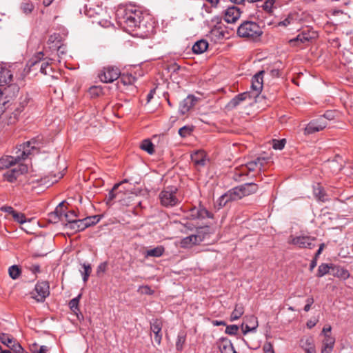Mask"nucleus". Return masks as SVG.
<instances>
[{
	"mask_svg": "<svg viewBox=\"0 0 353 353\" xmlns=\"http://www.w3.org/2000/svg\"><path fill=\"white\" fill-rule=\"evenodd\" d=\"M263 33L260 26L252 21H243L237 29L239 37L253 41L259 40Z\"/></svg>",
	"mask_w": 353,
	"mask_h": 353,
	"instance_id": "3",
	"label": "nucleus"
},
{
	"mask_svg": "<svg viewBox=\"0 0 353 353\" xmlns=\"http://www.w3.org/2000/svg\"><path fill=\"white\" fill-rule=\"evenodd\" d=\"M100 219L98 216H88L85 219H83V223L81 228H88L91 225H93L97 223L99 221Z\"/></svg>",
	"mask_w": 353,
	"mask_h": 353,
	"instance_id": "32",
	"label": "nucleus"
},
{
	"mask_svg": "<svg viewBox=\"0 0 353 353\" xmlns=\"http://www.w3.org/2000/svg\"><path fill=\"white\" fill-rule=\"evenodd\" d=\"M177 189L174 187L167 188L162 190L159 196L161 204L165 208L177 205L180 200L176 196Z\"/></svg>",
	"mask_w": 353,
	"mask_h": 353,
	"instance_id": "8",
	"label": "nucleus"
},
{
	"mask_svg": "<svg viewBox=\"0 0 353 353\" xmlns=\"http://www.w3.org/2000/svg\"><path fill=\"white\" fill-rule=\"evenodd\" d=\"M243 196H247L257 192L258 185L254 183H247L240 185Z\"/></svg>",
	"mask_w": 353,
	"mask_h": 353,
	"instance_id": "25",
	"label": "nucleus"
},
{
	"mask_svg": "<svg viewBox=\"0 0 353 353\" xmlns=\"http://www.w3.org/2000/svg\"><path fill=\"white\" fill-rule=\"evenodd\" d=\"M161 329L162 323L160 320L155 319L150 323V330L154 334V339L157 345H160L162 339Z\"/></svg>",
	"mask_w": 353,
	"mask_h": 353,
	"instance_id": "19",
	"label": "nucleus"
},
{
	"mask_svg": "<svg viewBox=\"0 0 353 353\" xmlns=\"http://www.w3.org/2000/svg\"><path fill=\"white\" fill-rule=\"evenodd\" d=\"M330 274L343 279H346L350 276V273L346 269L333 264Z\"/></svg>",
	"mask_w": 353,
	"mask_h": 353,
	"instance_id": "24",
	"label": "nucleus"
},
{
	"mask_svg": "<svg viewBox=\"0 0 353 353\" xmlns=\"http://www.w3.org/2000/svg\"><path fill=\"white\" fill-rule=\"evenodd\" d=\"M28 168L25 164H19L17 167L12 168L5 173L4 176L9 182L15 181L21 175L28 172Z\"/></svg>",
	"mask_w": 353,
	"mask_h": 353,
	"instance_id": "14",
	"label": "nucleus"
},
{
	"mask_svg": "<svg viewBox=\"0 0 353 353\" xmlns=\"http://www.w3.org/2000/svg\"><path fill=\"white\" fill-rule=\"evenodd\" d=\"M314 194L315 196L321 201H325L327 200L324 190L321 188V187L319 185L317 188H314Z\"/></svg>",
	"mask_w": 353,
	"mask_h": 353,
	"instance_id": "38",
	"label": "nucleus"
},
{
	"mask_svg": "<svg viewBox=\"0 0 353 353\" xmlns=\"http://www.w3.org/2000/svg\"><path fill=\"white\" fill-rule=\"evenodd\" d=\"M310 39V37H309L307 35V34L303 32L301 34H298L296 38L290 40V43H291V45L294 46L297 42L304 43L306 41H309Z\"/></svg>",
	"mask_w": 353,
	"mask_h": 353,
	"instance_id": "34",
	"label": "nucleus"
},
{
	"mask_svg": "<svg viewBox=\"0 0 353 353\" xmlns=\"http://www.w3.org/2000/svg\"><path fill=\"white\" fill-rule=\"evenodd\" d=\"M8 88L0 87V102H9Z\"/></svg>",
	"mask_w": 353,
	"mask_h": 353,
	"instance_id": "43",
	"label": "nucleus"
},
{
	"mask_svg": "<svg viewBox=\"0 0 353 353\" xmlns=\"http://www.w3.org/2000/svg\"><path fill=\"white\" fill-rule=\"evenodd\" d=\"M221 353H236L231 342L227 338L222 337L217 341Z\"/></svg>",
	"mask_w": 353,
	"mask_h": 353,
	"instance_id": "20",
	"label": "nucleus"
},
{
	"mask_svg": "<svg viewBox=\"0 0 353 353\" xmlns=\"http://www.w3.org/2000/svg\"><path fill=\"white\" fill-rule=\"evenodd\" d=\"M275 0H266L262 6V8L268 13L272 12L273 6Z\"/></svg>",
	"mask_w": 353,
	"mask_h": 353,
	"instance_id": "45",
	"label": "nucleus"
},
{
	"mask_svg": "<svg viewBox=\"0 0 353 353\" xmlns=\"http://www.w3.org/2000/svg\"><path fill=\"white\" fill-rule=\"evenodd\" d=\"M316 239V237L308 235H290L288 237V244L295 245L301 249H312L315 246L314 242Z\"/></svg>",
	"mask_w": 353,
	"mask_h": 353,
	"instance_id": "9",
	"label": "nucleus"
},
{
	"mask_svg": "<svg viewBox=\"0 0 353 353\" xmlns=\"http://www.w3.org/2000/svg\"><path fill=\"white\" fill-rule=\"evenodd\" d=\"M27 268L34 274L40 272V266L38 264H32Z\"/></svg>",
	"mask_w": 353,
	"mask_h": 353,
	"instance_id": "57",
	"label": "nucleus"
},
{
	"mask_svg": "<svg viewBox=\"0 0 353 353\" xmlns=\"http://www.w3.org/2000/svg\"><path fill=\"white\" fill-rule=\"evenodd\" d=\"M117 191L118 202L123 207H130L132 202V185L128 180L117 183L113 187Z\"/></svg>",
	"mask_w": 353,
	"mask_h": 353,
	"instance_id": "5",
	"label": "nucleus"
},
{
	"mask_svg": "<svg viewBox=\"0 0 353 353\" xmlns=\"http://www.w3.org/2000/svg\"><path fill=\"white\" fill-rule=\"evenodd\" d=\"M241 10L236 6L229 7L225 12L224 19L227 23H234L241 16Z\"/></svg>",
	"mask_w": 353,
	"mask_h": 353,
	"instance_id": "18",
	"label": "nucleus"
},
{
	"mask_svg": "<svg viewBox=\"0 0 353 353\" xmlns=\"http://www.w3.org/2000/svg\"><path fill=\"white\" fill-rule=\"evenodd\" d=\"M228 202L235 201L230 190L223 194Z\"/></svg>",
	"mask_w": 353,
	"mask_h": 353,
	"instance_id": "61",
	"label": "nucleus"
},
{
	"mask_svg": "<svg viewBox=\"0 0 353 353\" xmlns=\"http://www.w3.org/2000/svg\"><path fill=\"white\" fill-rule=\"evenodd\" d=\"M117 191L118 202L123 207H130L132 202V185L128 180L117 183L113 187Z\"/></svg>",
	"mask_w": 353,
	"mask_h": 353,
	"instance_id": "6",
	"label": "nucleus"
},
{
	"mask_svg": "<svg viewBox=\"0 0 353 353\" xmlns=\"http://www.w3.org/2000/svg\"><path fill=\"white\" fill-rule=\"evenodd\" d=\"M164 252V248L162 246H157L154 248L148 250L146 251V256L159 257Z\"/></svg>",
	"mask_w": 353,
	"mask_h": 353,
	"instance_id": "30",
	"label": "nucleus"
},
{
	"mask_svg": "<svg viewBox=\"0 0 353 353\" xmlns=\"http://www.w3.org/2000/svg\"><path fill=\"white\" fill-rule=\"evenodd\" d=\"M208 48V43L204 39L196 41L192 46V51L194 54H201Z\"/></svg>",
	"mask_w": 353,
	"mask_h": 353,
	"instance_id": "26",
	"label": "nucleus"
},
{
	"mask_svg": "<svg viewBox=\"0 0 353 353\" xmlns=\"http://www.w3.org/2000/svg\"><path fill=\"white\" fill-rule=\"evenodd\" d=\"M191 160L198 168L204 167L206 162V155L204 151L198 150L191 154Z\"/></svg>",
	"mask_w": 353,
	"mask_h": 353,
	"instance_id": "22",
	"label": "nucleus"
},
{
	"mask_svg": "<svg viewBox=\"0 0 353 353\" xmlns=\"http://www.w3.org/2000/svg\"><path fill=\"white\" fill-rule=\"evenodd\" d=\"M0 341L2 343L10 347L14 343V339L8 334L1 333L0 334Z\"/></svg>",
	"mask_w": 353,
	"mask_h": 353,
	"instance_id": "33",
	"label": "nucleus"
},
{
	"mask_svg": "<svg viewBox=\"0 0 353 353\" xmlns=\"http://www.w3.org/2000/svg\"><path fill=\"white\" fill-rule=\"evenodd\" d=\"M239 330V327L236 325H230L226 327L225 332L229 335H235Z\"/></svg>",
	"mask_w": 353,
	"mask_h": 353,
	"instance_id": "50",
	"label": "nucleus"
},
{
	"mask_svg": "<svg viewBox=\"0 0 353 353\" xmlns=\"http://www.w3.org/2000/svg\"><path fill=\"white\" fill-rule=\"evenodd\" d=\"M34 8L33 4L30 1L23 3L21 6V9L26 14L30 13Z\"/></svg>",
	"mask_w": 353,
	"mask_h": 353,
	"instance_id": "44",
	"label": "nucleus"
},
{
	"mask_svg": "<svg viewBox=\"0 0 353 353\" xmlns=\"http://www.w3.org/2000/svg\"><path fill=\"white\" fill-rule=\"evenodd\" d=\"M154 28L152 15L140 9L134 10V37L148 38L153 33Z\"/></svg>",
	"mask_w": 353,
	"mask_h": 353,
	"instance_id": "2",
	"label": "nucleus"
},
{
	"mask_svg": "<svg viewBox=\"0 0 353 353\" xmlns=\"http://www.w3.org/2000/svg\"><path fill=\"white\" fill-rule=\"evenodd\" d=\"M49 63L48 62H43L40 67V72L44 74H47L46 68L48 67Z\"/></svg>",
	"mask_w": 353,
	"mask_h": 353,
	"instance_id": "64",
	"label": "nucleus"
},
{
	"mask_svg": "<svg viewBox=\"0 0 353 353\" xmlns=\"http://www.w3.org/2000/svg\"><path fill=\"white\" fill-rule=\"evenodd\" d=\"M12 73L7 68H0V87L8 88V90L11 88L18 90L16 85H12Z\"/></svg>",
	"mask_w": 353,
	"mask_h": 353,
	"instance_id": "13",
	"label": "nucleus"
},
{
	"mask_svg": "<svg viewBox=\"0 0 353 353\" xmlns=\"http://www.w3.org/2000/svg\"><path fill=\"white\" fill-rule=\"evenodd\" d=\"M189 216L192 219H203L205 218H213V214L202 206L191 208Z\"/></svg>",
	"mask_w": 353,
	"mask_h": 353,
	"instance_id": "16",
	"label": "nucleus"
},
{
	"mask_svg": "<svg viewBox=\"0 0 353 353\" xmlns=\"http://www.w3.org/2000/svg\"><path fill=\"white\" fill-rule=\"evenodd\" d=\"M286 141L285 139L281 140H273V148L275 150H282L285 145Z\"/></svg>",
	"mask_w": 353,
	"mask_h": 353,
	"instance_id": "48",
	"label": "nucleus"
},
{
	"mask_svg": "<svg viewBox=\"0 0 353 353\" xmlns=\"http://www.w3.org/2000/svg\"><path fill=\"white\" fill-rule=\"evenodd\" d=\"M196 101L195 97L192 95L188 96L183 100L179 105V111L182 114L187 113L194 105Z\"/></svg>",
	"mask_w": 353,
	"mask_h": 353,
	"instance_id": "21",
	"label": "nucleus"
},
{
	"mask_svg": "<svg viewBox=\"0 0 353 353\" xmlns=\"http://www.w3.org/2000/svg\"><path fill=\"white\" fill-rule=\"evenodd\" d=\"M140 148L150 154H152L154 152V145L149 139L143 140L140 144Z\"/></svg>",
	"mask_w": 353,
	"mask_h": 353,
	"instance_id": "31",
	"label": "nucleus"
},
{
	"mask_svg": "<svg viewBox=\"0 0 353 353\" xmlns=\"http://www.w3.org/2000/svg\"><path fill=\"white\" fill-rule=\"evenodd\" d=\"M244 313V307L241 303L235 305L234 309L230 315V321H234L239 319Z\"/></svg>",
	"mask_w": 353,
	"mask_h": 353,
	"instance_id": "28",
	"label": "nucleus"
},
{
	"mask_svg": "<svg viewBox=\"0 0 353 353\" xmlns=\"http://www.w3.org/2000/svg\"><path fill=\"white\" fill-rule=\"evenodd\" d=\"M203 241V238L200 235L192 234L181 240V244L183 248H189L194 245L198 244Z\"/></svg>",
	"mask_w": 353,
	"mask_h": 353,
	"instance_id": "23",
	"label": "nucleus"
},
{
	"mask_svg": "<svg viewBox=\"0 0 353 353\" xmlns=\"http://www.w3.org/2000/svg\"><path fill=\"white\" fill-rule=\"evenodd\" d=\"M35 294L32 297L37 301L42 302L50 294V286L47 281L38 282L34 288Z\"/></svg>",
	"mask_w": 353,
	"mask_h": 353,
	"instance_id": "11",
	"label": "nucleus"
},
{
	"mask_svg": "<svg viewBox=\"0 0 353 353\" xmlns=\"http://www.w3.org/2000/svg\"><path fill=\"white\" fill-rule=\"evenodd\" d=\"M228 202L226 201L223 195L219 197L217 201V203L219 208L224 207Z\"/></svg>",
	"mask_w": 353,
	"mask_h": 353,
	"instance_id": "62",
	"label": "nucleus"
},
{
	"mask_svg": "<svg viewBox=\"0 0 353 353\" xmlns=\"http://www.w3.org/2000/svg\"><path fill=\"white\" fill-rule=\"evenodd\" d=\"M230 191L232 192V194L235 201L239 200L244 197L240 185L231 189Z\"/></svg>",
	"mask_w": 353,
	"mask_h": 353,
	"instance_id": "42",
	"label": "nucleus"
},
{
	"mask_svg": "<svg viewBox=\"0 0 353 353\" xmlns=\"http://www.w3.org/2000/svg\"><path fill=\"white\" fill-rule=\"evenodd\" d=\"M10 348L17 353H23L24 352L21 345L16 343L15 341H14V343L12 344V346L10 347Z\"/></svg>",
	"mask_w": 353,
	"mask_h": 353,
	"instance_id": "53",
	"label": "nucleus"
},
{
	"mask_svg": "<svg viewBox=\"0 0 353 353\" xmlns=\"http://www.w3.org/2000/svg\"><path fill=\"white\" fill-rule=\"evenodd\" d=\"M263 73L264 71H260L252 77L251 88L255 92V94L252 96V98L257 97L262 90Z\"/></svg>",
	"mask_w": 353,
	"mask_h": 353,
	"instance_id": "17",
	"label": "nucleus"
},
{
	"mask_svg": "<svg viewBox=\"0 0 353 353\" xmlns=\"http://www.w3.org/2000/svg\"><path fill=\"white\" fill-rule=\"evenodd\" d=\"M65 218L68 221L67 223H70V221H74V218L77 217V214L74 211H70L68 213L64 214Z\"/></svg>",
	"mask_w": 353,
	"mask_h": 353,
	"instance_id": "55",
	"label": "nucleus"
},
{
	"mask_svg": "<svg viewBox=\"0 0 353 353\" xmlns=\"http://www.w3.org/2000/svg\"><path fill=\"white\" fill-rule=\"evenodd\" d=\"M264 353H274L272 345L268 343L263 345Z\"/></svg>",
	"mask_w": 353,
	"mask_h": 353,
	"instance_id": "59",
	"label": "nucleus"
},
{
	"mask_svg": "<svg viewBox=\"0 0 353 353\" xmlns=\"http://www.w3.org/2000/svg\"><path fill=\"white\" fill-rule=\"evenodd\" d=\"M12 216L16 222H17L20 224H23L27 221V219H26L24 214L18 212L17 211L14 212V213L12 214Z\"/></svg>",
	"mask_w": 353,
	"mask_h": 353,
	"instance_id": "40",
	"label": "nucleus"
},
{
	"mask_svg": "<svg viewBox=\"0 0 353 353\" xmlns=\"http://www.w3.org/2000/svg\"><path fill=\"white\" fill-rule=\"evenodd\" d=\"M32 353H46L48 347L45 345L40 346L38 350H32Z\"/></svg>",
	"mask_w": 353,
	"mask_h": 353,
	"instance_id": "63",
	"label": "nucleus"
},
{
	"mask_svg": "<svg viewBox=\"0 0 353 353\" xmlns=\"http://www.w3.org/2000/svg\"><path fill=\"white\" fill-rule=\"evenodd\" d=\"M114 199H116L118 201L117 191L114 190V188H112V190L108 193V195L107 196V203H109Z\"/></svg>",
	"mask_w": 353,
	"mask_h": 353,
	"instance_id": "52",
	"label": "nucleus"
},
{
	"mask_svg": "<svg viewBox=\"0 0 353 353\" xmlns=\"http://www.w3.org/2000/svg\"><path fill=\"white\" fill-rule=\"evenodd\" d=\"M138 292H140L141 294H151L153 292V291L148 285L141 286L139 288Z\"/></svg>",
	"mask_w": 353,
	"mask_h": 353,
	"instance_id": "54",
	"label": "nucleus"
},
{
	"mask_svg": "<svg viewBox=\"0 0 353 353\" xmlns=\"http://www.w3.org/2000/svg\"><path fill=\"white\" fill-rule=\"evenodd\" d=\"M250 320H252L254 321V325L252 327H250L248 325H245L244 323H242L241 325L242 331L244 334H246L249 332L255 330L258 325L256 318L252 316H250Z\"/></svg>",
	"mask_w": 353,
	"mask_h": 353,
	"instance_id": "37",
	"label": "nucleus"
},
{
	"mask_svg": "<svg viewBox=\"0 0 353 353\" xmlns=\"http://www.w3.org/2000/svg\"><path fill=\"white\" fill-rule=\"evenodd\" d=\"M327 121L323 117H319L311 121L305 128V134H310L325 129L327 125Z\"/></svg>",
	"mask_w": 353,
	"mask_h": 353,
	"instance_id": "12",
	"label": "nucleus"
},
{
	"mask_svg": "<svg viewBox=\"0 0 353 353\" xmlns=\"http://www.w3.org/2000/svg\"><path fill=\"white\" fill-rule=\"evenodd\" d=\"M120 76V71L113 66L104 67L99 74V78L103 83H112Z\"/></svg>",
	"mask_w": 353,
	"mask_h": 353,
	"instance_id": "10",
	"label": "nucleus"
},
{
	"mask_svg": "<svg viewBox=\"0 0 353 353\" xmlns=\"http://www.w3.org/2000/svg\"><path fill=\"white\" fill-rule=\"evenodd\" d=\"M120 82L124 85H130L132 82V77L131 74H120Z\"/></svg>",
	"mask_w": 353,
	"mask_h": 353,
	"instance_id": "41",
	"label": "nucleus"
},
{
	"mask_svg": "<svg viewBox=\"0 0 353 353\" xmlns=\"http://www.w3.org/2000/svg\"><path fill=\"white\" fill-rule=\"evenodd\" d=\"M332 264L322 263L319 266L316 276L322 277L327 274H330Z\"/></svg>",
	"mask_w": 353,
	"mask_h": 353,
	"instance_id": "29",
	"label": "nucleus"
},
{
	"mask_svg": "<svg viewBox=\"0 0 353 353\" xmlns=\"http://www.w3.org/2000/svg\"><path fill=\"white\" fill-rule=\"evenodd\" d=\"M108 263L106 262L101 263L99 265L97 270V273L99 275L101 273H104L106 271Z\"/></svg>",
	"mask_w": 353,
	"mask_h": 353,
	"instance_id": "56",
	"label": "nucleus"
},
{
	"mask_svg": "<svg viewBox=\"0 0 353 353\" xmlns=\"http://www.w3.org/2000/svg\"><path fill=\"white\" fill-rule=\"evenodd\" d=\"M334 345H323L321 353H331L333 350Z\"/></svg>",
	"mask_w": 353,
	"mask_h": 353,
	"instance_id": "60",
	"label": "nucleus"
},
{
	"mask_svg": "<svg viewBox=\"0 0 353 353\" xmlns=\"http://www.w3.org/2000/svg\"><path fill=\"white\" fill-rule=\"evenodd\" d=\"M192 128L190 126H183L179 130V134L182 137H185L191 134Z\"/></svg>",
	"mask_w": 353,
	"mask_h": 353,
	"instance_id": "46",
	"label": "nucleus"
},
{
	"mask_svg": "<svg viewBox=\"0 0 353 353\" xmlns=\"http://www.w3.org/2000/svg\"><path fill=\"white\" fill-rule=\"evenodd\" d=\"M335 339L331 336V334H325L323 341V345H334Z\"/></svg>",
	"mask_w": 353,
	"mask_h": 353,
	"instance_id": "51",
	"label": "nucleus"
},
{
	"mask_svg": "<svg viewBox=\"0 0 353 353\" xmlns=\"http://www.w3.org/2000/svg\"><path fill=\"white\" fill-rule=\"evenodd\" d=\"M81 294H79L77 297L72 299L69 302V307L70 310L75 314H77V312L79 311V303L81 299Z\"/></svg>",
	"mask_w": 353,
	"mask_h": 353,
	"instance_id": "35",
	"label": "nucleus"
},
{
	"mask_svg": "<svg viewBox=\"0 0 353 353\" xmlns=\"http://www.w3.org/2000/svg\"><path fill=\"white\" fill-rule=\"evenodd\" d=\"M8 273H9L10 276L12 279H17L20 276L21 271L18 265H13L9 268Z\"/></svg>",
	"mask_w": 353,
	"mask_h": 353,
	"instance_id": "36",
	"label": "nucleus"
},
{
	"mask_svg": "<svg viewBox=\"0 0 353 353\" xmlns=\"http://www.w3.org/2000/svg\"><path fill=\"white\" fill-rule=\"evenodd\" d=\"M267 159L264 157H257L254 161H250L245 165L236 168L234 172V179L240 180L243 176H248L250 172L254 171L256 168L261 171L266 163Z\"/></svg>",
	"mask_w": 353,
	"mask_h": 353,
	"instance_id": "7",
	"label": "nucleus"
},
{
	"mask_svg": "<svg viewBox=\"0 0 353 353\" xmlns=\"http://www.w3.org/2000/svg\"><path fill=\"white\" fill-rule=\"evenodd\" d=\"M83 219H74L70 221V223L65 224V228L73 230L74 232H79L85 230L86 228H81Z\"/></svg>",
	"mask_w": 353,
	"mask_h": 353,
	"instance_id": "27",
	"label": "nucleus"
},
{
	"mask_svg": "<svg viewBox=\"0 0 353 353\" xmlns=\"http://www.w3.org/2000/svg\"><path fill=\"white\" fill-rule=\"evenodd\" d=\"M185 341V335L183 333H179L177 336V340L176 342V348L179 351H181L183 350V344Z\"/></svg>",
	"mask_w": 353,
	"mask_h": 353,
	"instance_id": "39",
	"label": "nucleus"
},
{
	"mask_svg": "<svg viewBox=\"0 0 353 353\" xmlns=\"http://www.w3.org/2000/svg\"><path fill=\"white\" fill-rule=\"evenodd\" d=\"M1 210L5 212H7L12 216V214L14 213L16 210H14V208L11 206H2L1 208Z\"/></svg>",
	"mask_w": 353,
	"mask_h": 353,
	"instance_id": "58",
	"label": "nucleus"
},
{
	"mask_svg": "<svg viewBox=\"0 0 353 353\" xmlns=\"http://www.w3.org/2000/svg\"><path fill=\"white\" fill-rule=\"evenodd\" d=\"M130 6H120L116 12L118 25L130 35L132 32V8Z\"/></svg>",
	"mask_w": 353,
	"mask_h": 353,
	"instance_id": "4",
	"label": "nucleus"
},
{
	"mask_svg": "<svg viewBox=\"0 0 353 353\" xmlns=\"http://www.w3.org/2000/svg\"><path fill=\"white\" fill-rule=\"evenodd\" d=\"M41 146V141L36 138L23 143L17 148L16 156H6L0 159V168H8L31 154H37Z\"/></svg>",
	"mask_w": 353,
	"mask_h": 353,
	"instance_id": "1",
	"label": "nucleus"
},
{
	"mask_svg": "<svg viewBox=\"0 0 353 353\" xmlns=\"http://www.w3.org/2000/svg\"><path fill=\"white\" fill-rule=\"evenodd\" d=\"M64 205V201H62L59 204V205L56 208L54 212L52 214L51 216H56L59 219L63 215L64 212L63 211V206Z\"/></svg>",
	"mask_w": 353,
	"mask_h": 353,
	"instance_id": "49",
	"label": "nucleus"
},
{
	"mask_svg": "<svg viewBox=\"0 0 353 353\" xmlns=\"http://www.w3.org/2000/svg\"><path fill=\"white\" fill-rule=\"evenodd\" d=\"M83 272L82 273L83 274V282L85 283L87 282L88 279V277L90 274V272H91V267L89 264H83Z\"/></svg>",
	"mask_w": 353,
	"mask_h": 353,
	"instance_id": "47",
	"label": "nucleus"
},
{
	"mask_svg": "<svg viewBox=\"0 0 353 353\" xmlns=\"http://www.w3.org/2000/svg\"><path fill=\"white\" fill-rule=\"evenodd\" d=\"M252 98V94L249 92H245L237 94L226 105L225 108L228 110H232L239 106L243 101Z\"/></svg>",
	"mask_w": 353,
	"mask_h": 353,
	"instance_id": "15",
	"label": "nucleus"
}]
</instances>
